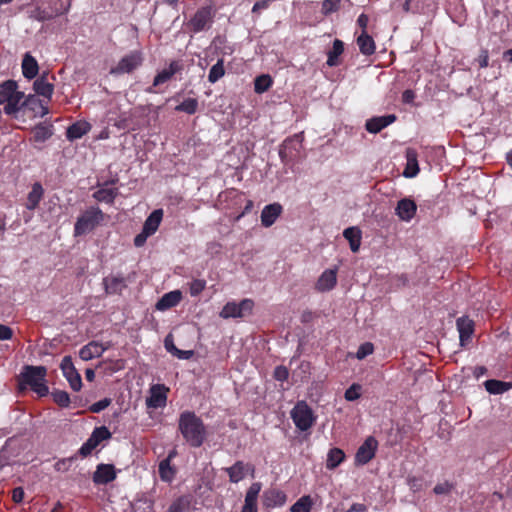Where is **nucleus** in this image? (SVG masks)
Returning a JSON list of instances; mask_svg holds the SVG:
<instances>
[{
  "instance_id": "9",
  "label": "nucleus",
  "mask_w": 512,
  "mask_h": 512,
  "mask_svg": "<svg viewBox=\"0 0 512 512\" xmlns=\"http://www.w3.org/2000/svg\"><path fill=\"white\" fill-rule=\"evenodd\" d=\"M112 438V433L106 426L95 427L90 437L82 444L78 450V455L82 458L89 456L103 441Z\"/></svg>"
},
{
  "instance_id": "40",
  "label": "nucleus",
  "mask_w": 512,
  "mask_h": 512,
  "mask_svg": "<svg viewBox=\"0 0 512 512\" xmlns=\"http://www.w3.org/2000/svg\"><path fill=\"white\" fill-rule=\"evenodd\" d=\"M158 472L162 481L171 482L176 475V468L171 465L169 459H163L159 463Z\"/></svg>"
},
{
  "instance_id": "37",
  "label": "nucleus",
  "mask_w": 512,
  "mask_h": 512,
  "mask_svg": "<svg viewBox=\"0 0 512 512\" xmlns=\"http://www.w3.org/2000/svg\"><path fill=\"white\" fill-rule=\"evenodd\" d=\"M484 387L490 394H503L512 389V382L489 379L484 382Z\"/></svg>"
},
{
  "instance_id": "26",
  "label": "nucleus",
  "mask_w": 512,
  "mask_h": 512,
  "mask_svg": "<svg viewBox=\"0 0 512 512\" xmlns=\"http://www.w3.org/2000/svg\"><path fill=\"white\" fill-rule=\"evenodd\" d=\"M107 348V346L101 343L91 341L80 349L79 357L84 361H88L95 357H100Z\"/></svg>"
},
{
  "instance_id": "18",
  "label": "nucleus",
  "mask_w": 512,
  "mask_h": 512,
  "mask_svg": "<svg viewBox=\"0 0 512 512\" xmlns=\"http://www.w3.org/2000/svg\"><path fill=\"white\" fill-rule=\"evenodd\" d=\"M262 484L254 482L247 489L241 512H258V497Z\"/></svg>"
},
{
  "instance_id": "19",
  "label": "nucleus",
  "mask_w": 512,
  "mask_h": 512,
  "mask_svg": "<svg viewBox=\"0 0 512 512\" xmlns=\"http://www.w3.org/2000/svg\"><path fill=\"white\" fill-rule=\"evenodd\" d=\"M417 212V204L411 198H403L398 201L395 208V214L400 220L410 222Z\"/></svg>"
},
{
  "instance_id": "6",
  "label": "nucleus",
  "mask_w": 512,
  "mask_h": 512,
  "mask_svg": "<svg viewBox=\"0 0 512 512\" xmlns=\"http://www.w3.org/2000/svg\"><path fill=\"white\" fill-rule=\"evenodd\" d=\"M215 12L211 6H204L199 8L191 19L187 22L186 26L189 31L199 33L208 30L214 21Z\"/></svg>"
},
{
  "instance_id": "30",
  "label": "nucleus",
  "mask_w": 512,
  "mask_h": 512,
  "mask_svg": "<svg viewBox=\"0 0 512 512\" xmlns=\"http://www.w3.org/2000/svg\"><path fill=\"white\" fill-rule=\"evenodd\" d=\"M21 67L23 76L28 80L34 79L38 75V62L30 53L24 55Z\"/></svg>"
},
{
  "instance_id": "16",
  "label": "nucleus",
  "mask_w": 512,
  "mask_h": 512,
  "mask_svg": "<svg viewBox=\"0 0 512 512\" xmlns=\"http://www.w3.org/2000/svg\"><path fill=\"white\" fill-rule=\"evenodd\" d=\"M117 477L116 469L113 464H98L93 473L92 480L96 485H106L114 481Z\"/></svg>"
},
{
  "instance_id": "34",
  "label": "nucleus",
  "mask_w": 512,
  "mask_h": 512,
  "mask_svg": "<svg viewBox=\"0 0 512 512\" xmlns=\"http://www.w3.org/2000/svg\"><path fill=\"white\" fill-rule=\"evenodd\" d=\"M357 45L360 52L366 56H370L375 53V42L373 38L367 33V31H362L361 34L357 37Z\"/></svg>"
},
{
  "instance_id": "15",
  "label": "nucleus",
  "mask_w": 512,
  "mask_h": 512,
  "mask_svg": "<svg viewBox=\"0 0 512 512\" xmlns=\"http://www.w3.org/2000/svg\"><path fill=\"white\" fill-rule=\"evenodd\" d=\"M47 104V101L39 99L36 95L29 94L26 97L24 96L20 102V111L30 110L35 116L44 117L49 113Z\"/></svg>"
},
{
  "instance_id": "22",
  "label": "nucleus",
  "mask_w": 512,
  "mask_h": 512,
  "mask_svg": "<svg viewBox=\"0 0 512 512\" xmlns=\"http://www.w3.org/2000/svg\"><path fill=\"white\" fill-rule=\"evenodd\" d=\"M282 212L283 207L278 202L266 205L263 208L260 216L262 226L266 228L271 227L282 214Z\"/></svg>"
},
{
  "instance_id": "14",
  "label": "nucleus",
  "mask_w": 512,
  "mask_h": 512,
  "mask_svg": "<svg viewBox=\"0 0 512 512\" xmlns=\"http://www.w3.org/2000/svg\"><path fill=\"white\" fill-rule=\"evenodd\" d=\"M184 68V65L182 61L180 60H173L170 62L169 67L166 69H163L157 75L154 77L153 85L152 87H149L146 91L148 93H154L153 87H157L161 84L166 83L169 81L175 74L181 72Z\"/></svg>"
},
{
  "instance_id": "59",
  "label": "nucleus",
  "mask_w": 512,
  "mask_h": 512,
  "mask_svg": "<svg viewBox=\"0 0 512 512\" xmlns=\"http://www.w3.org/2000/svg\"><path fill=\"white\" fill-rule=\"evenodd\" d=\"M13 337V330L4 324H0V340H10Z\"/></svg>"
},
{
  "instance_id": "24",
  "label": "nucleus",
  "mask_w": 512,
  "mask_h": 512,
  "mask_svg": "<svg viewBox=\"0 0 512 512\" xmlns=\"http://www.w3.org/2000/svg\"><path fill=\"white\" fill-rule=\"evenodd\" d=\"M395 120L396 116L394 114L373 117L366 121L365 128L369 133L375 134L392 124Z\"/></svg>"
},
{
  "instance_id": "21",
  "label": "nucleus",
  "mask_w": 512,
  "mask_h": 512,
  "mask_svg": "<svg viewBox=\"0 0 512 512\" xmlns=\"http://www.w3.org/2000/svg\"><path fill=\"white\" fill-rule=\"evenodd\" d=\"M224 470L228 474L230 482L238 483L245 478L249 471L254 472V466L239 460Z\"/></svg>"
},
{
  "instance_id": "41",
  "label": "nucleus",
  "mask_w": 512,
  "mask_h": 512,
  "mask_svg": "<svg viewBox=\"0 0 512 512\" xmlns=\"http://www.w3.org/2000/svg\"><path fill=\"white\" fill-rule=\"evenodd\" d=\"M118 195L117 188H100L94 192L93 197L99 201L107 204H112Z\"/></svg>"
},
{
  "instance_id": "3",
  "label": "nucleus",
  "mask_w": 512,
  "mask_h": 512,
  "mask_svg": "<svg viewBox=\"0 0 512 512\" xmlns=\"http://www.w3.org/2000/svg\"><path fill=\"white\" fill-rule=\"evenodd\" d=\"M71 0H34L29 16L40 22L51 20L68 11Z\"/></svg>"
},
{
  "instance_id": "47",
  "label": "nucleus",
  "mask_w": 512,
  "mask_h": 512,
  "mask_svg": "<svg viewBox=\"0 0 512 512\" xmlns=\"http://www.w3.org/2000/svg\"><path fill=\"white\" fill-rule=\"evenodd\" d=\"M361 385L354 383L344 393V398L347 401H355L360 398Z\"/></svg>"
},
{
  "instance_id": "43",
  "label": "nucleus",
  "mask_w": 512,
  "mask_h": 512,
  "mask_svg": "<svg viewBox=\"0 0 512 512\" xmlns=\"http://www.w3.org/2000/svg\"><path fill=\"white\" fill-rule=\"evenodd\" d=\"M273 85V79L269 74H262L254 80V91L257 94H262L268 91Z\"/></svg>"
},
{
  "instance_id": "44",
  "label": "nucleus",
  "mask_w": 512,
  "mask_h": 512,
  "mask_svg": "<svg viewBox=\"0 0 512 512\" xmlns=\"http://www.w3.org/2000/svg\"><path fill=\"white\" fill-rule=\"evenodd\" d=\"M225 75L224 59H218L217 63L214 64L208 74V81L210 83H216Z\"/></svg>"
},
{
  "instance_id": "45",
  "label": "nucleus",
  "mask_w": 512,
  "mask_h": 512,
  "mask_svg": "<svg viewBox=\"0 0 512 512\" xmlns=\"http://www.w3.org/2000/svg\"><path fill=\"white\" fill-rule=\"evenodd\" d=\"M178 112H185L189 115H193L198 110V100L195 98H187L179 105L175 107Z\"/></svg>"
},
{
  "instance_id": "54",
  "label": "nucleus",
  "mask_w": 512,
  "mask_h": 512,
  "mask_svg": "<svg viewBox=\"0 0 512 512\" xmlns=\"http://www.w3.org/2000/svg\"><path fill=\"white\" fill-rule=\"evenodd\" d=\"M273 377L277 381H286L289 377V370L283 365H279L274 369Z\"/></svg>"
},
{
  "instance_id": "57",
  "label": "nucleus",
  "mask_w": 512,
  "mask_h": 512,
  "mask_svg": "<svg viewBox=\"0 0 512 512\" xmlns=\"http://www.w3.org/2000/svg\"><path fill=\"white\" fill-rule=\"evenodd\" d=\"M420 0H406L403 4V10L405 12L417 13L420 9Z\"/></svg>"
},
{
  "instance_id": "5",
  "label": "nucleus",
  "mask_w": 512,
  "mask_h": 512,
  "mask_svg": "<svg viewBox=\"0 0 512 512\" xmlns=\"http://www.w3.org/2000/svg\"><path fill=\"white\" fill-rule=\"evenodd\" d=\"M106 215L98 206H90L83 211L74 224V236H83L94 231L105 221Z\"/></svg>"
},
{
  "instance_id": "55",
  "label": "nucleus",
  "mask_w": 512,
  "mask_h": 512,
  "mask_svg": "<svg viewBox=\"0 0 512 512\" xmlns=\"http://www.w3.org/2000/svg\"><path fill=\"white\" fill-rule=\"evenodd\" d=\"M452 489H453V485L451 483L445 481L443 483H438L434 487L433 491L437 495H446V494H449Z\"/></svg>"
},
{
  "instance_id": "62",
  "label": "nucleus",
  "mask_w": 512,
  "mask_h": 512,
  "mask_svg": "<svg viewBox=\"0 0 512 512\" xmlns=\"http://www.w3.org/2000/svg\"><path fill=\"white\" fill-rule=\"evenodd\" d=\"M165 348L168 352L175 355L176 352H180V349H178L174 343L173 340L170 338V336H167L164 340Z\"/></svg>"
},
{
  "instance_id": "42",
  "label": "nucleus",
  "mask_w": 512,
  "mask_h": 512,
  "mask_svg": "<svg viewBox=\"0 0 512 512\" xmlns=\"http://www.w3.org/2000/svg\"><path fill=\"white\" fill-rule=\"evenodd\" d=\"M191 506V497L182 495L176 498L168 508L167 512H188Z\"/></svg>"
},
{
  "instance_id": "32",
  "label": "nucleus",
  "mask_w": 512,
  "mask_h": 512,
  "mask_svg": "<svg viewBox=\"0 0 512 512\" xmlns=\"http://www.w3.org/2000/svg\"><path fill=\"white\" fill-rule=\"evenodd\" d=\"M162 219L163 210L155 209L145 220L142 229L145 231L146 234L153 235L158 230Z\"/></svg>"
},
{
  "instance_id": "52",
  "label": "nucleus",
  "mask_w": 512,
  "mask_h": 512,
  "mask_svg": "<svg viewBox=\"0 0 512 512\" xmlns=\"http://www.w3.org/2000/svg\"><path fill=\"white\" fill-rule=\"evenodd\" d=\"M74 460H76V456L60 459L55 463L54 468L56 471L66 472L70 469Z\"/></svg>"
},
{
  "instance_id": "31",
  "label": "nucleus",
  "mask_w": 512,
  "mask_h": 512,
  "mask_svg": "<svg viewBox=\"0 0 512 512\" xmlns=\"http://www.w3.org/2000/svg\"><path fill=\"white\" fill-rule=\"evenodd\" d=\"M44 196V189L39 182H35L32 185L31 191L27 195L26 208L30 211L35 210Z\"/></svg>"
},
{
  "instance_id": "17",
  "label": "nucleus",
  "mask_w": 512,
  "mask_h": 512,
  "mask_svg": "<svg viewBox=\"0 0 512 512\" xmlns=\"http://www.w3.org/2000/svg\"><path fill=\"white\" fill-rule=\"evenodd\" d=\"M167 392L168 388L164 385H153L150 389V396L146 399L147 407L154 409L164 407L167 401Z\"/></svg>"
},
{
  "instance_id": "63",
  "label": "nucleus",
  "mask_w": 512,
  "mask_h": 512,
  "mask_svg": "<svg viewBox=\"0 0 512 512\" xmlns=\"http://www.w3.org/2000/svg\"><path fill=\"white\" fill-rule=\"evenodd\" d=\"M368 23L369 17L366 14L362 13L358 16L357 25L362 29V31H366Z\"/></svg>"
},
{
  "instance_id": "60",
  "label": "nucleus",
  "mask_w": 512,
  "mask_h": 512,
  "mask_svg": "<svg viewBox=\"0 0 512 512\" xmlns=\"http://www.w3.org/2000/svg\"><path fill=\"white\" fill-rule=\"evenodd\" d=\"M24 490L22 487H16L12 490V500L14 503H21L24 499Z\"/></svg>"
},
{
  "instance_id": "48",
  "label": "nucleus",
  "mask_w": 512,
  "mask_h": 512,
  "mask_svg": "<svg viewBox=\"0 0 512 512\" xmlns=\"http://www.w3.org/2000/svg\"><path fill=\"white\" fill-rule=\"evenodd\" d=\"M374 352V345L371 342L361 344L356 352V357L359 360L366 358Z\"/></svg>"
},
{
  "instance_id": "7",
  "label": "nucleus",
  "mask_w": 512,
  "mask_h": 512,
  "mask_svg": "<svg viewBox=\"0 0 512 512\" xmlns=\"http://www.w3.org/2000/svg\"><path fill=\"white\" fill-rule=\"evenodd\" d=\"M291 418L295 426L301 431L309 430L316 418L312 409L305 401H299L291 411Z\"/></svg>"
},
{
  "instance_id": "56",
  "label": "nucleus",
  "mask_w": 512,
  "mask_h": 512,
  "mask_svg": "<svg viewBox=\"0 0 512 512\" xmlns=\"http://www.w3.org/2000/svg\"><path fill=\"white\" fill-rule=\"evenodd\" d=\"M293 141L290 140V139H286L283 144L281 145L280 149H279V157L281 159L282 162H288V158L290 157V155L288 154L287 150L289 148V145L292 144Z\"/></svg>"
},
{
  "instance_id": "20",
  "label": "nucleus",
  "mask_w": 512,
  "mask_h": 512,
  "mask_svg": "<svg viewBox=\"0 0 512 512\" xmlns=\"http://www.w3.org/2000/svg\"><path fill=\"white\" fill-rule=\"evenodd\" d=\"M457 330L459 332L460 345L465 347L471 340L474 333V321L467 316H462L456 321Z\"/></svg>"
},
{
  "instance_id": "51",
  "label": "nucleus",
  "mask_w": 512,
  "mask_h": 512,
  "mask_svg": "<svg viewBox=\"0 0 512 512\" xmlns=\"http://www.w3.org/2000/svg\"><path fill=\"white\" fill-rule=\"evenodd\" d=\"M206 287V281L203 279H194L190 283L189 292L191 296H198Z\"/></svg>"
},
{
  "instance_id": "33",
  "label": "nucleus",
  "mask_w": 512,
  "mask_h": 512,
  "mask_svg": "<svg viewBox=\"0 0 512 512\" xmlns=\"http://www.w3.org/2000/svg\"><path fill=\"white\" fill-rule=\"evenodd\" d=\"M344 52V43L339 40L335 39L333 41L332 49L327 52V62L326 64L329 67H335L339 66L341 64V55Z\"/></svg>"
},
{
  "instance_id": "64",
  "label": "nucleus",
  "mask_w": 512,
  "mask_h": 512,
  "mask_svg": "<svg viewBox=\"0 0 512 512\" xmlns=\"http://www.w3.org/2000/svg\"><path fill=\"white\" fill-rule=\"evenodd\" d=\"M314 317H315V315L312 311L305 310L301 314V322L304 324L310 323L313 321Z\"/></svg>"
},
{
  "instance_id": "13",
  "label": "nucleus",
  "mask_w": 512,
  "mask_h": 512,
  "mask_svg": "<svg viewBox=\"0 0 512 512\" xmlns=\"http://www.w3.org/2000/svg\"><path fill=\"white\" fill-rule=\"evenodd\" d=\"M286 501V493L278 488H268L262 494V505L268 511L282 507Z\"/></svg>"
},
{
  "instance_id": "53",
  "label": "nucleus",
  "mask_w": 512,
  "mask_h": 512,
  "mask_svg": "<svg viewBox=\"0 0 512 512\" xmlns=\"http://www.w3.org/2000/svg\"><path fill=\"white\" fill-rule=\"evenodd\" d=\"M110 404H111V399H110V398H104V399H101V400H100V401H98V402L93 403V404L89 407V410H90L92 413H100L101 411H103L104 409H106Z\"/></svg>"
},
{
  "instance_id": "38",
  "label": "nucleus",
  "mask_w": 512,
  "mask_h": 512,
  "mask_svg": "<svg viewBox=\"0 0 512 512\" xmlns=\"http://www.w3.org/2000/svg\"><path fill=\"white\" fill-rule=\"evenodd\" d=\"M346 458L344 451L340 448H331L327 453L326 468L328 470H334L337 468Z\"/></svg>"
},
{
  "instance_id": "61",
  "label": "nucleus",
  "mask_w": 512,
  "mask_h": 512,
  "mask_svg": "<svg viewBox=\"0 0 512 512\" xmlns=\"http://www.w3.org/2000/svg\"><path fill=\"white\" fill-rule=\"evenodd\" d=\"M149 236H151V234H146L145 231L142 229V231L135 236L134 245L136 247H142Z\"/></svg>"
},
{
  "instance_id": "27",
  "label": "nucleus",
  "mask_w": 512,
  "mask_h": 512,
  "mask_svg": "<svg viewBox=\"0 0 512 512\" xmlns=\"http://www.w3.org/2000/svg\"><path fill=\"white\" fill-rule=\"evenodd\" d=\"M337 283L336 269H327L319 277L316 289L320 292L332 290Z\"/></svg>"
},
{
  "instance_id": "25",
  "label": "nucleus",
  "mask_w": 512,
  "mask_h": 512,
  "mask_svg": "<svg viewBox=\"0 0 512 512\" xmlns=\"http://www.w3.org/2000/svg\"><path fill=\"white\" fill-rule=\"evenodd\" d=\"M106 294H121L127 287L126 279L122 276H107L103 279Z\"/></svg>"
},
{
  "instance_id": "39",
  "label": "nucleus",
  "mask_w": 512,
  "mask_h": 512,
  "mask_svg": "<svg viewBox=\"0 0 512 512\" xmlns=\"http://www.w3.org/2000/svg\"><path fill=\"white\" fill-rule=\"evenodd\" d=\"M32 134L35 142L43 143L53 135V126L39 123L33 128Z\"/></svg>"
},
{
  "instance_id": "58",
  "label": "nucleus",
  "mask_w": 512,
  "mask_h": 512,
  "mask_svg": "<svg viewBox=\"0 0 512 512\" xmlns=\"http://www.w3.org/2000/svg\"><path fill=\"white\" fill-rule=\"evenodd\" d=\"M477 62L480 68H486L489 65V53L487 49H481L480 54L477 58Z\"/></svg>"
},
{
  "instance_id": "8",
  "label": "nucleus",
  "mask_w": 512,
  "mask_h": 512,
  "mask_svg": "<svg viewBox=\"0 0 512 512\" xmlns=\"http://www.w3.org/2000/svg\"><path fill=\"white\" fill-rule=\"evenodd\" d=\"M143 63V54L141 51H131L124 55L116 66L110 69L112 75L130 74L138 69Z\"/></svg>"
},
{
  "instance_id": "36",
  "label": "nucleus",
  "mask_w": 512,
  "mask_h": 512,
  "mask_svg": "<svg viewBox=\"0 0 512 512\" xmlns=\"http://www.w3.org/2000/svg\"><path fill=\"white\" fill-rule=\"evenodd\" d=\"M343 236L349 242L351 251L357 252L361 245V230L358 227H348L344 230Z\"/></svg>"
},
{
  "instance_id": "12",
  "label": "nucleus",
  "mask_w": 512,
  "mask_h": 512,
  "mask_svg": "<svg viewBox=\"0 0 512 512\" xmlns=\"http://www.w3.org/2000/svg\"><path fill=\"white\" fill-rule=\"evenodd\" d=\"M60 368L64 377L69 382L71 389L74 391H80L82 388V379L72 362L71 356H65L62 359Z\"/></svg>"
},
{
  "instance_id": "11",
  "label": "nucleus",
  "mask_w": 512,
  "mask_h": 512,
  "mask_svg": "<svg viewBox=\"0 0 512 512\" xmlns=\"http://www.w3.org/2000/svg\"><path fill=\"white\" fill-rule=\"evenodd\" d=\"M377 449L378 441L376 438L368 436L357 449L354 457V464L356 466L366 465L375 457Z\"/></svg>"
},
{
  "instance_id": "29",
  "label": "nucleus",
  "mask_w": 512,
  "mask_h": 512,
  "mask_svg": "<svg viewBox=\"0 0 512 512\" xmlns=\"http://www.w3.org/2000/svg\"><path fill=\"white\" fill-rule=\"evenodd\" d=\"M91 130V124L87 121L80 120L70 125L66 130V137L69 141L82 138Z\"/></svg>"
},
{
  "instance_id": "28",
  "label": "nucleus",
  "mask_w": 512,
  "mask_h": 512,
  "mask_svg": "<svg viewBox=\"0 0 512 512\" xmlns=\"http://www.w3.org/2000/svg\"><path fill=\"white\" fill-rule=\"evenodd\" d=\"M182 299V293L179 290L170 291L164 294L156 303V309L165 311L177 306Z\"/></svg>"
},
{
  "instance_id": "2",
  "label": "nucleus",
  "mask_w": 512,
  "mask_h": 512,
  "mask_svg": "<svg viewBox=\"0 0 512 512\" xmlns=\"http://www.w3.org/2000/svg\"><path fill=\"white\" fill-rule=\"evenodd\" d=\"M46 376V367L26 365L19 376V388L23 390L29 387L39 397H44L49 393Z\"/></svg>"
},
{
  "instance_id": "49",
  "label": "nucleus",
  "mask_w": 512,
  "mask_h": 512,
  "mask_svg": "<svg viewBox=\"0 0 512 512\" xmlns=\"http://www.w3.org/2000/svg\"><path fill=\"white\" fill-rule=\"evenodd\" d=\"M341 0H324L322 2V13L324 15L336 12L340 7Z\"/></svg>"
},
{
  "instance_id": "50",
  "label": "nucleus",
  "mask_w": 512,
  "mask_h": 512,
  "mask_svg": "<svg viewBox=\"0 0 512 512\" xmlns=\"http://www.w3.org/2000/svg\"><path fill=\"white\" fill-rule=\"evenodd\" d=\"M407 484L411 491L419 492L424 488V479L417 476H409L407 478Z\"/></svg>"
},
{
  "instance_id": "4",
  "label": "nucleus",
  "mask_w": 512,
  "mask_h": 512,
  "mask_svg": "<svg viewBox=\"0 0 512 512\" xmlns=\"http://www.w3.org/2000/svg\"><path fill=\"white\" fill-rule=\"evenodd\" d=\"M24 98V92L18 90L15 80H6L0 83V105L5 104L4 113L15 116L20 112V102Z\"/></svg>"
},
{
  "instance_id": "46",
  "label": "nucleus",
  "mask_w": 512,
  "mask_h": 512,
  "mask_svg": "<svg viewBox=\"0 0 512 512\" xmlns=\"http://www.w3.org/2000/svg\"><path fill=\"white\" fill-rule=\"evenodd\" d=\"M53 401L60 407L66 408L70 404V396L66 391L54 390L52 392Z\"/></svg>"
},
{
  "instance_id": "1",
  "label": "nucleus",
  "mask_w": 512,
  "mask_h": 512,
  "mask_svg": "<svg viewBox=\"0 0 512 512\" xmlns=\"http://www.w3.org/2000/svg\"><path fill=\"white\" fill-rule=\"evenodd\" d=\"M178 430L183 439L193 448L202 446L207 438L203 420L193 411H184L180 414Z\"/></svg>"
},
{
  "instance_id": "23",
  "label": "nucleus",
  "mask_w": 512,
  "mask_h": 512,
  "mask_svg": "<svg viewBox=\"0 0 512 512\" xmlns=\"http://www.w3.org/2000/svg\"><path fill=\"white\" fill-rule=\"evenodd\" d=\"M33 89L38 96H42L49 102L54 93V84L48 81V73H43L33 83Z\"/></svg>"
},
{
  "instance_id": "35",
  "label": "nucleus",
  "mask_w": 512,
  "mask_h": 512,
  "mask_svg": "<svg viewBox=\"0 0 512 512\" xmlns=\"http://www.w3.org/2000/svg\"><path fill=\"white\" fill-rule=\"evenodd\" d=\"M406 159H407V164L404 169L403 175L406 178H413L419 173L417 152L414 149H407Z\"/></svg>"
},
{
  "instance_id": "10",
  "label": "nucleus",
  "mask_w": 512,
  "mask_h": 512,
  "mask_svg": "<svg viewBox=\"0 0 512 512\" xmlns=\"http://www.w3.org/2000/svg\"><path fill=\"white\" fill-rule=\"evenodd\" d=\"M254 302L251 299H243L239 303L227 302L219 313L223 319L243 318L253 310Z\"/></svg>"
}]
</instances>
